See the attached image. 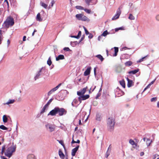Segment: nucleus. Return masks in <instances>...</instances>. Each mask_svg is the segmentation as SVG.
Segmentation results:
<instances>
[{
    "label": "nucleus",
    "mask_w": 159,
    "mask_h": 159,
    "mask_svg": "<svg viewBox=\"0 0 159 159\" xmlns=\"http://www.w3.org/2000/svg\"><path fill=\"white\" fill-rule=\"evenodd\" d=\"M128 18L130 20H134L135 17L131 14H130L129 15Z\"/></svg>",
    "instance_id": "f704fd0d"
},
{
    "label": "nucleus",
    "mask_w": 159,
    "mask_h": 159,
    "mask_svg": "<svg viewBox=\"0 0 159 159\" xmlns=\"http://www.w3.org/2000/svg\"><path fill=\"white\" fill-rule=\"evenodd\" d=\"M1 158L2 159H7L6 157L3 156H1Z\"/></svg>",
    "instance_id": "774afa93"
},
{
    "label": "nucleus",
    "mask_w": 159,
    "mask_h": 159,
    "mask_svg": "<svg viewBox=\"0 0 159 159\" xmlns=\"http://www.w3.org/2000/svg\"><path fill=\"white\" fill-rule=\"evenodd\" d=\"M139 69L137 68V69H135L134 70H132L130 71H129L128 72V73L129 74H135L136 73L138 72L139 71Z\"/></svg>",
    "instance_id": "f8f14e48"
},
{
    "label": "nucleus",
    "mask_w": 159,
    "mask_h": 159,
    "mask_svg": "<svg viewBox=\"0 0 159 159\" xmlns=\"http://www.w3.org/2000/svg\"><path fill=\"white\" fill-rule=\"evenodd\" d=\"M85 33L86 35H88L89 34V32L87 30H85Z\"/></svg>",
    "instance_id": "69168bd1"
},
{
    "label": "nucleus",
    "mask_w": 159,
    "mask_h": 159,
    "mask_svg": "<svg viewBox=\"0 0 159 159\" xmlns=\"http://www.w3.org/2000/svg\"><path fill=\"white\" fill-rule=\"evenodd\" d=\"M45 69L43 67H42L38 72L36 74V76L34 77V80H36L37 79H38L40 78V75H41V72H43V71H45Z\"/></svg>",
    "instance_id": "6e6552de"
},
{
    "label": "nucleus",
    "mask_w": 159,
    "mask_h": 159,
    "mask_svg": "<svg viewBox=\"0 0 159 159\" xmlns=\"http://www.w3.org/2000/svg\"><path fill=\"white\" fill-rule=\"evenodd\" d=\"M109 33L107 32V30H105L104 31L103 33L101 34V36H106L107 35V34H108Z\"/></svg>",
    "instance_id": "72a5a7b5"
},
{
    "label": "nucleus",
    "mask_w": 159,
    "mask_h": 159,
    "mask_svg": "<svg viewBox=\"0 0 159 159\" xmlns=\"http://www.w3.org/2000/svg\"><path fill=\"white\" fill-rule=\"evenodd\" d=\"M26 36H24L23 37V41H26Z\"/></svg>",
    "instance_id": "338daca9"
},
{
    "label": "nucleus",
    "mask_w": 159,
    "mask_h": 159,
    "mask_svg": "<svg viewBox=\"0 0 159 159\" xmlns=\"http://www.w3.org/2000/svg\"><path fill=\"white\" fill-rule=\"evenodd\" d=\"M96 69H97L96 67H95L94 68V75L95 76H96Z\"/></svg>",
    "instance_id": "4d7b16f0"
},
{
    "label": "nucleus",
    "mask_w": 159,
    "mask_h": 159,
    "mask_svg": "<svg viewBox=\"0 0 159 159\" xmlns=\"http://www.w3.org/2000/svg\"><path fill=\"white\" fill-rule=\"evenodd\" d=\"M102 36H101V35L100 36H99L98 38V41H100L102 39Z\"/></svg>",
    "instance_id": "13d9d810"
},
{
    "label": "nucleus",
    "mask_w": 159,
    "mask_h": 159,
    "mask_svg": "<svg viewBox=\"0 0 159 159\" xmlns=\"http://www.w3.org/2000/svg\"><path fill=\"white\" fill-rule=\"evenodd\" d=\"M78 99V101L80 102V103H79V104H78V105H79L81 102L83 100H82V98H81V97L80 96H79V97Z\"/></svg>",
    "instance_id": "603ef678"
},
{
    "label": "nucleus",
    "mask_w": 159,
    "mask_h": 159,
    "mask_svg": "<svg viewBox=\"0 0 159 159\" xmlns=\"http://www.w3.org/2000/svg\"><path fill=\"white\" fill-rule=\"evenodd\" d=\"M110 151L107 150L105 155V157L106 158H107L108 156L110 154Z\"/></svg>",
    "instance_id": "79ce46f5"
},
{
    "label": "nucleus",
    "mask_w": 159,
    "mask_h": 159,
    "mask_svg": "<svg viewBox=\"0 0 159 159\" xmlns=\"http://www.w3.org/2000/svg\"><path fill=\"white\" fill-rule=\"evenodd\" d=\"M52 91H51V90L50 91H49L48 93V96H49L51 94H52Z\"/></svg>",
    "instance_id": "0e129e2a"
},
{
    "label": "nucleus",
    "mask_w": 159,
    "mask_h": 159,
    "mask_svg": "<svg viewBox=\"0 0 159 159\" xmlns=\"http://www.w3.org/2000/svg\"><path fill=\"white\" fill-rule=\"evenodd\" d=\"M40 4L42 6L44 7L46 9L48 7V5L45 3L42 2H40Z\"/></svg>",
    "instance_id": "2f4dec72"
},
{
    "label": "nucleus",
    "mask_w": 159,
    "mask_h": 159,
    "mask_svg": "<svg viewBox=\"0 0 159 159\" xmlns=\"http://www.w3.org/2000/svg\"><path fill=\"white\" fill-rule=\"evenodd\" d=\"M78 42L77 41L71 42L70 43L71 45L73 47H75L76 45Z\"/></svg>",
    "instance_id": "c756f323"
},
{
    "label": "nucleus",
    "mask_w": 159,
    "mask_h": 159,
    "mask_svg": "<svg viewBox=\"0 0 159 159\" xmlns=\"http://www.w3.org/2000/svg\"><path fill=\"white\" fill-rule=\"evenodd\" d=\"M88 89V87L86 86V87L83 88L82 89L80 90V91L77 92V94L78 96H80L84 94L86 91L87 89Z\"/></svg>",
    "instance_id": "9d476101"
},
{
    "label": "nucleus",
    "mask_w": 159,
    "mask_h": 159,
    "mask_svg": "<svg viewBox=\"0 0 159 159\" xmlns=\"http://www.w3.org/2000/svg\"><path fill=\"white\" fill-rule=\"evenodd\" d=\"M63 50L67 51H70V50L68 47H65L63 48Z\"/></svg>",
    "instance_id": "8fccbe9b"
},
{
    "label": "nucleus",
    "mask_w": 159,
    "mask_h": 159,
    "mask_svg": "<svg viewBox=\"0 0 159 159\" xmlns=\"http://www.w3.org/2000/svg\"><path fill=\"white\" fill-rule=\"evenodd\" d=\"M36 20L37 21H41L43 19L41 18L40 14V13H38L36 16Z\"/></svg>",
    "instance_id": "412c9836"
},
{
    "label": "nucleus",
    "mask_w": 159,
    "mask_h": 159,
    "mask_svg": "<svg viewBox=\"0 0 159 159\" xmlns=\"http://www.w3.org/2000/svg\"><path fill=\"white\" fill-rule=\"evenodd\" d=\"M58 154L59 156L61 159H64L65 158V155L63 152L59 150L58 152Z\"/></svg>",
    "instance_id": "a211bd4d"
},
{
    "label": "nucleus",
    "mask_w": 159,
    "mask_h": 159,
    "mask_svg": "<svg viewBox=\"0 0 159 159\" xmlns=\"http://www.w3.org/2000/svg\"><path fill=\"white\" fill-rule=\"evenodd\" d=\"M111 145H110L107 149V150L108 151H110L111 152Z\"/></svg>",
    "instance_id": "680f3d73"
},
{
    "label": "nucleus",
    "mask_w": 159,
    "mask_h": 159,
    "mask_svg": "<svg viewBox=\"0 0 159 159\" xmlns=\"http://www.w3.org/2000/svg\"><path fill=\"white\" fill-rule=\"evenodd\" d=\"M58 141L59 142V143L64 148L65 150L66 151V148L65 147V146L63 143V141L62 140H58Z\"/></svg>",
    "instance_id": "c9c22d12"
},
{
    "label": "nucleus",
    "mask_w": 159,
    "mask_h": 159,
    "mask_svg": "<svg viewBox=\"0 0 159 159\" xmlns=\"http://www.w3.org/2000/svg\"><path fill=\"white\" fill-rule=\"evenodd\" d=\"M156 18L157 20L159 21V15H157Z\"/></svg>",
    "instance_id": "e2e57ef3"
},
{
    "label": "nucleus",
    "mask_w": 159,
    "mask_h": 159,
    "mask_svg": "<svg viewBox=\"0 0 159 159\" xmlns=\"http://www.w3.org/2000/svg\"><path fill=\"white\" fill-rule=\"evenodd\" d=\"M79 146V145H77L75 148L72 149L71 155L72 156H74L75 155L76 153L78 150Z\"/></svg>",
    "instance_id": "9b49d317"
},
{
    "label": "nucleus",
    "mask_w": 159,
    "mask_h": 159,
    "mask_svg": "<svg viewBox=\"0 0 159 159\" xmlns=\"http://www.w3.org/2000/svg\"><path fill=\"white\" fill-rule=\"evenodd\" d=\"M133 62L131 61H127L125 63V65L126 66H131Z\"/></svg>",
    "instance_id": "4be33fe9"
},
{
    "label": "nucleus",
    "mask_w": 159,
    "mask_h": 159,
    "mask_svg": "<svg viewBox=\"0 0 159 159\" xmlns=\"http://www.w3.org/2000/svg\"><path fill=\"white\" fill-rule=\"evenodd\" d=\"M84 38H85V35L84 34V35H83L82 37H81V39L79 41V42H78V43H77V44H79L84 39Z\"/></svg>",
    "instance_id": "37998d69"
},
{
    "label": "nucleus",
    "mask_w": 159,
    "mask_h": 159,
    "mask_svg": "<svg viewBox=\"0 0 159 159\" xmlns=\"http://www.w3.org/2000/svg\"><path fill=\"white\" fill-rule=\"evenodd\" d=\"M120 84L122 86V87L125 88V83L124 80H122L120 81Z\"/></svg>",
    "instance_id": "a878e982"
},
{
    "label": "nucleus",
    "mask_w": 159,
    "mask_h": 159,
    "mask_svg": "<svg viewBox=\"0 0 159 159\" xmlns=\"http://www.w3.org/2000/svg\"><path fill=\"white\" fill-rule=\"evenodd\" d=\"M78 101L77 99H74L73 101V102H74V103L76 104L78 103Z\"/></svg>",
    "instance_id": "6e6d98bb"
},
{
    "label": "nucleus",
    "mask_w": 159,
    "mask_h": 159,
    "mask_svg": "<svg viewBox=\"0 0 159 159\" xmlns=\"http://www.w3.org/2000/svg\"><path fill=\"white\" fill-rule=\"evenodd\" d=\"M27 159H35V156L33 154H30L27 156Z\"/></svg>",
    "instance_id": "b1692460"
},
{
    "label": "nucleus",
    "mask_w": 159,
    "mask_h": 159,
    "mask_svg": "<svg viewBox=\"0 0 159 159\" xmlns=\"http://www.w3.org/2000/svg\"><path fill=\"white\" fill-rule=\"evenodd\" d=\"M45 108L43 107V108H42V110L41 111V112L40 113V114H43V113L44 112H45Z\"/></svg>",
    "instance_id": "3c124183"
},
{
    "label": "nucleus",
    "mask_w": 159,
    "mask_h": 159,
    "mask_svg": "<svg viewBox=\"0 0 159 159\" xmlns=\"http://www.w3.org/2000/svg\"><path fill=\"white\" fill-rule=\"evenodd\" d=\"M7 116L4 115L3 116V121L4 123H6L7 122Z\"/></svg>",
    "instance_id": "7c9ffc66"
},
{
    "label": "nucleus",
    "mask_w": 159,
    "mask_h": 159,
    "mask_svg": "<svg viewBox=\"0 0 159 159\" xmlns=\"http://www.w3.org/2000/svg\"><path fill=\"white\" fill-rule=\"evenodd\" d=\"M143 140L144 141H145L146 140L147 144H148V141H150V139H149L147 138H143Z\"/></svg>",
    "instance_id": "09e8293b"
},
{
    "label": "nucleus",
    "mask_w": 159,
    "mask_h": 159,
    "mask_svg": "<svg viewBox=\"0 0 159 159\" xmlns=\"http://www.w3.org/2000/svg\"><path fill=\"white\" fill-rule=\"evenodd\" d=\"M53 100V98H52L50 99L48 101V102H47V103L46 104V105L48 107Z\"/></svg>",
    "instance_id": "a19ab883"
},
{
    "label": "nucleus",
    "mask_w": 159,
    "mask_h": 159,
    "mask_svg": "<svg viewBox=\"0 0 159 159\" xmlns=\"http://www.w3.org/2000/svg\"><path fill=\"white\" fill-rule=\"evenodd\" d=\"M47 64L49 66L51 65L52 64V61L51 60V57H49L47 61Z\"/></svg>",
    "instance_id": "bb28decb"
},
{
    "label": "nucleus",
    "mask_w": 159,
    "mask_h": 159,
    "mask_svg": "<svg viewBox=\"0 0 159 159\" xmlns=\"http://www.w3.org/2000/svg\"><path fill=\"white\" fill-rule=\"evenodd\" d=\"M80 142V141L78 139L76 141H75L73 139H73L72 141H71V143H79Z\"/></svg>",
    "instance_id": "473e14b6"
},
{
    "label": "nucleus",
    "mask_w": 159,
    "mask_h": 159,
    "mask_svg": "<svg viewBox=\"0 0 159 159\" xmlns=\"http://www.w3.org/2000/svg\"><path fill=\"white\" fill-rule=\"evenodd\" d=\"M101 95V94L100 93H98L95 98L96 99H97L98 98V97L100 96Z\"/></svg>",
    "instance_id": "bf43d9fd"
},
{
    "label": "nucleus",
    "mask_w": 159,
    "mask_h": 159,
    "mask_svg": "<svg viewBox=\"0 0 159 159\" xmlns=\"http://www.w3.org/2000/svg\"><path fill=\"white\" fill-rule=\"evenodd\" d=\"M150 86L148 84L145 88V89H144L143 91V92H144V91H145L146 90H147L148 89V88H149L150 87Z\"/></svg>",
    "instance_id": "5fc2aeb1"
},
{
    "label": "nucleus",
    "mask_w": 159,
    "mask_h": 159,
    "mask_svg": "<svg viewBox=\"0 0 159 159\" xmlns=\"http://www.w3.org/2000/svg\"><path fill=\"white\" fill-rule=\"evenodd\" d=\"M65 59L64 56L63 55H60L58 57H56V60L57 61H59L60 60H63Z\"/></svg>",
    "instance_id": "2eb2a0df"
},
{
    "label": "nucleus",
    "mask_w": 159,
    "mask_h": 159,
    "mask_svg": "<svg viewBox=\"0 0 159 159\" xmlns=\"http://www.w3.org/2000/svg\"><path fill=\"white\" fill-rule=\"evenodd\" d=\"M156 79H155L153 81H152L150 84H148L150 86L152 84H153L154 82H155Z\"/></svg>",
    "instance_id": "052dcab7"
},
{
    "label": "nucleus",
    "mask_w": 159,
    "mask_h": 159,
    "mask_svg": "<svg viewBox=\"0 0 159 159\" xmlns=\"http://www.w3.org/2000/svg\"><path fill=\"white\" fill-rule=\"evenodd\" d=\"M15 149L16 147L14 146H11L8 148L4 153L5 155L9 158L10 157L13 153L15 151Z\"/></svg>",
    "instance_id": "20e7f679"
},
{
    "label": "nucleus",
    "mask_w": 159,
    "mask_h": 159,
    "mask_svg": "<svg viewBox=\"0 0 159 159\" xmlns=\"http://www.w3.org/2000/svg\"><path fill=\"white\" fill-rule=\"evenodd\" d=\"M157 100V98L156 97L152 98L151 99V101L152 102L156 101Z\"/></svg>",
    "instance_id": "de8ad7c7"
},
{
    "label": "nucleus",
    "mask_w": 159,
    "mask_h": 159,
    "mask_svg": "<svg viewBox=\"0 0 159 159\" xmlns=\"http://www.w3.org/2000/svg\"><path fill=\"white\" fill-rule=\"evenodd\" d=\"M67 113V111L63 108H60L58 107H56L54 109L52 110L48 113V115L52 116H56L57 113L60 116H62L66 115Z\"/></svg>",
    "instance_id": "f257e3e1"
},
{
    "label": "nucleus",
    "mask_w": 159,
    "mask_h": 159,
    "mask_svg": "<svg viewBox=\"0 0 159 159\" xmlns=\"http://www.w3.org/2000/svg\"><path fill=\"white\" fill-rule=\"evenodd\" d=\"M81 34V31H80L79 32L77 36L71 35V36H70V37L71 38H76L77 39H79L80 37Z\"/></svg>",
    "instance_id": "f3484780"
},
{
    "label": "nucleus",
    "mask_w": 159,
    "mask_h": 159,
    "mask_svg": "<svg viewBox=\"0 0 159 159\" xmlns=\"http://www.w3.org/2000/svg\"><path fill=\"white\" fill-rule=\"evenodd\" d=\"M133 81L132 80H129L128 82L127 86L128 87H130L132 86Z\"/></svg>",
    "instance_id": "c85d7f7f"
},
{
    "label": "nucleus",
    "mask_w": 159,
    "mask_h": 159,
    "mask_svg": "<svg viewBox=\"0 0 159 159\" xmlns=\"http://www.w3.org/2000/svg\"><path fill=\"white\" fill-rule=\"evenodd\" d=\"M115 53L113 54L114 57L116 56L117 55V53L118 52V48L116 47H114Z\"/></svg>",
    "instance_id": "5701e85b"
},
{
    "label": "nucleus",
    "mask_w": 159,
    "mask_h": 159,
    "mask_svg": "<svg viewBox=\"0 0 159 159\" xmlns=\"http://www.w3.org/2000/svg\"><path fill=\"white\" fill-rule=\"evenodd\" d=\"M89 36H88L89 38L90 39H92L93 37V34L91 33H89Z\"/></svg>",
    "instance_id": "864d4df0"
},
{
    "label": "nucleus",
    "mask_w": 159,
    "mask_h": 159,
    "mask_svg": "<svg viewBox=\"0 0 159 159\" xmlns=\"http://www.w3.org/2000/svg\"><path fill=\"white\" fill-rule=\"evenodd\" d=\"M5 146H2V151L1 152V153L2 155L4 153V150L5 149Z\"/></svg>",
    "instance_id": "49530a36"
},
{
    "label": "nucleus",
    "mask_w": 159,
    "mask_h": 159,
    "mask_svg": "<svg viewBox=\"0 0 159 159\" xmlns=\"http://www.w3.org/2000/svg\"><path fill=\"white\" fill-rule=\"evenodd\" d=\"M45 127L46 129L48 130L50 132L53 131L55 129L54 125L48 123L46 124Z\"/></svg>",
    "instance_id": "423d86ee"
},
{
    "label": "nucleus",
    "mask_w": 159,
    "mask_h": 159,
    "mask_svg": "<svg viewBox=\"0 0 159 159\" xmlns=\"http://www.w3.org/2000/svg\"><path fill=\"white\" fill-rule=\"evenodd\" d=\"M129 143L132 145H135L137 146V144L135 143V142L132 139H130L129 140Z\"/></svg>",
    "instance_id": "cd10ccee"
},
{
    "label": "nucleus",
    "mask_w": 159,
    "mask_h": 159,
    "mask_svg": "<svg viewBox=\"0 0 159 159\" xmlns=\"http://www.w3.org/2000/svg\"><path fill=\"white\" fill-rule=\"evenodd\" d=\"M0 129L3 130H7V128L3 125H0Z\"/></svg>",
    "instance_id": "e433bc0d"
},
{
    "label": "nucleus",
    "mask_w": 159,
    "mask_h": 159,
    "mask_svg": "<svg viewBox=\"0 0 159 159\" xmlns=\"http://www.w3.org/2000/svg\"><path fill=\"white\" fill-rule=\"evenodd\" d=\"M15 101L14 99H9L8 101L4 103V105H9L10 104H12L14 103Z\"/></svg>",
    "instance_id": "dca6fc26"
},
{
    "label": "nucleus",
    "mask_w": 159,
    "mask_h": 159,
    "mask_svg": "<svg viewBox=\"0 0 159 159\" xmlns=\"http://www.w3.org/2000/svg\"><path fill=\"white\" fill-rule=\"evenodd\" d=\"M75 17L77 19L79 20H80L83 21H86L89 19L85 16H84L82 14H77L75 15Z\"/></svg>",
    "instance_id": "39448f33"
},
{
    "label": "nucleus",
    "mask_w": 159,
    "mask_h": 159,
    "mask_svg": "<svg viewBox=\"0 0 159 159\" xmlns=\"http://www.w3.org/2000/svg\"><path fill=\"white\" fill-rule=\"evenodd\" d=\"M75 8L76 9H79V10H84V8L80 6H77L75 7Z\"/></svg>",
    "instance_id": "58836bf2"
},
{
    "label": "nucleus",
    "mask_w": 159,
    "mask_h": 159,
    "mask_svg": "<svg viewBox=\"0 0 159 159\" xmlns=\"http://www.w3.org/2000/svg\"><path fill=\"white\" fill-rule=\"evenodd\" d=\"M55 2L54 0H52L51 3V5L50 4V5H49V6L48 7V9H49V8H51V7H53V5L55 3Z\"/></svg>",
    "instance_id": "4c0bfd02"
},
{
    "label": "nucleus",
    "mask_w": 159,
    "mask_h": 159,
    "mask_svg": "<svg viewBox=\"0 0 159 159\" xmlns=\"http://www.w3.org/2000/svg\"><path fill=\"white\" fill-rule=\"evenodd\" d=\"M102 119V117L100 114L99 113H97L96 115V120L97 121H101Z\"/></svg>",
    "instance_id": "6ab92c4d"
},
{
    "label": "nucleus",
    "mask_w": 159,
    "mask_h": 159,
    "mask_svg": "<svg viewBox=\"0 0 159 159\" xmlns=\"http://www.w3.org/2000/svg\"><path fill=\"white\" fill-rule=\"evenodd\" d=\"M92 1V0H85L86 3L88 5H90V3Z\"/></svg>",
    "instance_id": "a18cd8bd"
},
{
    "label": "nucleus",
    "mask_w": 159,
    "mask_h": 159,
    "mask_svg": "<svg viewBox=\"0 0 159 159\" xmlns=\"http://www.w3.org/2000/svg\"><path fill=\"white\" fill-rule=\"evenodd\" d=\"M124 94V92L120 90L118 87L115 90L116 97H119L123 95Z\"/></svg>",
    "instance_id": "0eeeda50"
},
{
    "label": "nucleus",
    "mask_w": 159,
    "mask_h": 159,
    "mask_svg": "<svg viewBox=\"0 0 159 159\" xmlns=\"http://www.w3.org/2000/svg\"><path fill=\"white\" fill-rule=\"evenodd\" d=\"M115 122L114 119L112 117L109 118L107 120V127L108 130L110 132L113 130Z\"/></svg>",
    "instance_id": "7ed1b4c3"
},
{
    "label": "nucleus",
    "mask_w": 159,
    "mask_h": 159,
    "mask_svg": "<svg viewBox=\"0 0 159 159\" xmlns=\"http://www.w3.org/2000/svg\"><path fill=\"white\" fill-rule=\"evenodd\" d=\"M121 13V11L119 8L117 11L116 14L112 18V20H114L118 19Z\"/></svg>",
    "instance_id": "1a4fd4ad"
},
{
    "label": "nucleus",
    "mask_w": 159,
    "mask_h": 159,
    "mask_svg": "<svg viewBox=\"0 0 159 159\" xmlns=\"http://www.w3.org/2000/svg\"><path fill=\"white\" fill-rule=\"evenodd\" d=\"M96 57L100 59L101 61H102L104 59L102 56L100 54H98L96 55Z\"/></svg>",
    "instance_id": "393cba45"
},
{
    "label": "nucleus",
    "mask_w": 159,
    "mask_h": 159,
    "mask_svg": "<svg viewBox=\"0 0 159 159\" xmlns=\"http://www.w3.org/2000/svg\"><path fill=\"white\" fill-rule=\"evenodd\" d=\"M90 68H88L84 73V76H87L89 75L90 72Z\"/></svg>",
    "instance_id": "ddd939ff"
},
{
    "label": "nucleus",
    "mask_w": 159,
    "mask_h": 159,
    "mask_svg": "<svg viewBox=\"0 0 159 159\" xmlns=\"http://www.w3.org/2000/svg\"><path fill=\"white\" fill-rule=\"evenodd\" d=\"M84 10L87 13L89 14L91 12V10L86 8L84 9Z\"/></svg>",
    "instance_id": "c03bdc74"
},
{
    "label": "nucleus",
    "mask_w": 159,
    "mask_h": 159,
    "mask_svg": "<svg viewBox=\"0 0 159 159\" xmlns=\"http://www.w3.org/2000/svg\"><path fill=\"white\" fill-rule=\"evenodd\" d=\"M80 96L82 98V100H86L89 97V95L88 94H87L85 95H84V94H83L82 95H81Z\"/></svg>",
    "instance_id": "4468645a"
},
{
    "label": "nucleus",
    "mask_w": 159,
    "mask_h": 159,
    "mask_svg": "<svg viewBox=\"0 0 159 159\" xmlns=\"http://www.w3.org/2000/svg\"><path fill=\"white\" fill-rule=\"evenodd\" d=\"M14 24L13 18L11 16L8 17L2 25L4 28H8L12 26Z\"/></svg>",
    "instance_id": "f03ea898"
},
{
    "label": "nucleus",
    "mask_w": 159,
    "mask_h": 159,
    "mask_svg": "<svg viewBox=\"0 0 159 159\" xmlns=\"http://www.w3.org/2000/svg\"><path fill=\"white\" fill-rule=\"evenodd\" d=\"M122 70V68L120 65H119L117 66L116 69V71L118 73L120 72Z\"/></svg>",
    "instance_id": "aec40b11"
},
{
    "label": "nucleus",
    "mask_w": 159,
    "mask_h": 159,
    "mask_svg": "<svg viewBox=\"0 0 159 159\" xmlns=\"http://www.w3.org/2000/svg\"><path fill=\"white\" fill-rule=\"evenodd\" d=\"M2 33L1 30H0V44L1 43V42L2 40Z\"/></svg>",
    "instance_id": "ea45409f"
}]
</instances>
